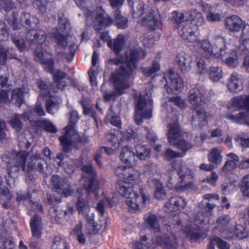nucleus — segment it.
Listing matches in <instances>:
<instances>
[{
    "mask_svg": "<svg viewBox=\"0 0 249 249\" xmlns=\"http://www.w3.org/2000/svg\"><path fill=\"white\" fill-rule=\"evenodd\" d=\"M10 200L12 197V195L9 190L2 186V182L0 180V198Z\"/></svg>",
    "mask_w": 249,
    "mask_h": 249,
    "instance_id": "338daca9",
    "label": "nucleus"
},
{
    "mask_svg": "<svg viewBox=\"0 0 249 249\" xmlns=\"http://www.w3.org/2000/svg\"><path fill=\"white\" fill-rule=\"evenodd\" d=\"M129 168V167L124 165L119 166L115 169L114 173L118 177L123 178L124 180H125Z\"/></svg>",
    "mask_w": 249,
    "mask_h": 249,
    "instance_id": "4d7b16f0",
    "label": "nucleus"
},
{
    "mask_svg": "<svg viewBox=\"0 0 249 249\" xmlns=\"http://www.w3.org/2000/svg\"><path fill=\"white\" fill-rule=\"evenodd\" d=\"M124 0H110V3L113 8H116L115 12V22L117 26L121 29H125L127 27V18L122 16L118 7L121 6Z\"/></svg>",
    "mask_w": 249,
    "mask_h": 249,
    "instance_id": "6ab92c4d",
    "label": "nucleus"
},
{
    "mask_svg": "<svg viewBox=\"0 0 249 249\" xmlns=\"http://www.w3.org/2000/svg\"><path fill=\"white\" fill-rule=\"evenodd\" d=\"M173 103L178 107L182 109L186 107L187 104L184 99L180 96H176L170 98L168 101H165L162 105V112L165 114L169 115L172 112L171 104Z\"/></svg>",
    "mask_w": 249,
    "mask_h": 249,
    "instance_id": "aec40b11",
    "label": "nucleus"
},
{
    "mask_svg": "<svg viewBox=\"0 0 249 249\" xmlns=\"http://www.w3.org/2000/svg\"><path fill=\"white\" fill-rule=\"evenodd\" d=\"M7 58L17 59L15 51L13 49L5 51L2 46H0V65L4 64Z\"/></svg>",
    "mask_w": 249,
    "mask_h": 249,
    "instance_id": "49530a36",
    "label": "nucleus"
},
{
    "mask_svg": "<svg viewBox=\"0 0 249 249\" xmlns=\"http://www.w3.org/2000/svg\"><path fill=\"white\" fill-rule=\"evenodd\" d=\"M52 249H69L67 242L60 237H55L53 238Z\"/></svg>",
    "mask_w": 249,
    "mask_h": 249,
    "instance_id": "864d4df0",
    "label": "nucleus"
},
{
    "mask_svg": "<svg viewBox=\"0 0 249 249\" xmlns=\"http://www.w3.org/2000/svg\"><path fill=\"white\" fill-rule=\"evenodd\" d=\"M120 159L122 162L128 166H134L136 162V160L133 148L130 146L123 147L120 152Z\"/></svg>",
    "mask_w": 249,
    "mask_h": 249,
    "instance_id": "a211bd4d",
    "label": "nucleus"
},
{
    "mask_svg": "<svg viewBox=\"0 0 249 249\" xmlns=\"http://www.w3.org/2000/svg\"><path fill=\"white\" fill-rule=\"evenodd\" d=\"M122 137V134L118 131L110 133L107 135V139L111 143L112 146H116L120 143V139Z\"/></svg>",
    "mask_w": 249,
    "mask_h": 249,
    "instance_id": "13d9d810",
    "label": "nucleus"
},
{
    "mask_svg": "<svg viewBox=\"0 0 249 249\" xmlns=\"http://www.w3.org/2000/svg\"><path fill=\"white\" fill-rule=\"evenodd\" d=\"M76 207L79 214L86 218L90 215V207L88 200L82 198L79 195L76 204Z\"/></svg>",
    "mask_w": 249,
    "mask_h": 249,
    "instance_id": "c9c22d12",
    "label": "nucleus"
},
{
    "mask_svg": "<svg viewBox=\"0 0 249 249\" xmlns=\"http://www.w3.org/2000/svg\"><path fill=\"white\" fill-rule=\"evenodd\" d=\"M79 119L76 110H72L70 113L69 124L65 127L63 135L59 137L64 151L68 152L72 146L76 147V144L83 141L81 136L74 129V124Z\"/></svg>",
    "mask_w": 249,
    "mask_h": 249,
    "instance_id": "0eeeda50",
    "label": "nucleus"
},
{
    "mask_svg": "<svg viewBox=\"0 0 249 249\" xmlns=\"http://www.w3.org/2000/svg\"><path fill=\"white\" fill-rule=\"evenodd\" d=\"M236 167V163L232 160H227L222 169V172L226 174L228 172L231 171Z\"/></svg>",
    "mask_w": 249,
    "mask_h": 249,
    "instance_id": "e2e57ef3",
    "label": "nucleus"
},
{
    "mask_svg": "<svg viewBox=\"0 0 249 249\" xmlns=\"http://www.w3.org/2000/svg\"><path fill=\"white\" fill-rule=\"evenodd\" d=\"M232 223L233 220L229 215H222L217 218L214 228L222 232L229 229Z\"/></svg>",
    "mask_w": 249,
    "mask_h": 249,
    "instance_id": "2f4dec72",
    "label": "nucleus"
},
{
    "mask_svg": "<svg viewBox=\"0 0 249 249\" xmlns=\"http://www.w3.org/2000/svg\"><path fill=\"white\" fill-rule=\"evenodd\" d=\"M55 42L58 46L65 47L67 46V38L59 33L56 34L54 36Z\"/></svg>",
    "mask_w": 249,
    "mask_h": 249,
    "instance_id": "680f3d73",
    "label": "nucleus"
},
{
    "mask_svg": "<svg viewBox=\"0 0 249 249\" xmlns=\"http://www.w3.org/2000/svg\"><path fill=\"white\" fill-rule=\"evenodd\" d=\"M239 41L240 45L239 50H237L238 53H246L249 51V24L244 25Z\"/></svg>",
    "mask_w": 249,
    "mask_h": 249,
    "instance_id": "a878e982",
    "label": "nucleus"
},
{
    "mask_svg": "<svg viewBox=\"0 0 249 249\" xmlns=\"http://www.w3.org/2000/svg\"><path fill=\"white\" fill-rule=\"evenodd\" d=\"M114 203V198H109L108 197L105 196L100 202L97 204L96 209L100 213L102 214L104 212V207L105 206L111 207Z\"/></svg>",
    "mask_w": 249,
    "mask_h": 249,
    "instance_id": "8fccbe9b",
    "label": "nucleus"
},
{
    "mask_svg": "<svg viewBox=\"0 0 249 249\" xmlns=\"http://www.w3.org/2000/svg\"><path fill=\"white\" fill-rule=\"evenodd\" d=\"M152 86L148 85L149 90L142 92L137 99L135 122L137 124H141L143 119H149L152 117V106L153 101L150 89Z\"/></svg>",
    "mask_w": 249,
    "mask_h": 249,
    "instance_id": "1a4fd4ad",
    "label": "nucleus"
},
{
    "mask_svg": "<svg viewBox=\"0 0 249 249\" xmlns=\"http://www.w3.org/2000/svg\"><path fill=\"white\" fill-rule=\"evenodd\" d=\"M132 9L133 17L134 18L140 17L145 10L143 2L142 1H136L132 6Z\"/></svg>",
    "mask_w": 249,
    "mask_h": 249,
    "instance_id": "3c124183",
    "label": "nucleus"
},
{
    "mask_svg": "<svg viewBox=\"0 0 249 249\" xmlns=\"http://www.w3.org/2000/svg\"><path fill=\"white\" fill-rule=\"evenodd\" d=\"M147 237L144 235H141V241L136 242L134 244V249H155L157 245L156 238L146 242Z\"/></svg>",
    "mask_w": 249,
    "mask_h": 249,
    "instance_id": "72a5a7b5",
    "label": "nucleus"
},
{
    "mask_svg": "<svg viewBox=\"0 0 249 249\" xmlns=\"http://www.w3.org/2000/svg\"><path fill=\"white\" fill-rule=\"evenodd\" d=\"M186 205V202L181 197L176 196L172 197L166 203L164 210L168 213L177 212L183 209Z\"/></svg>",
    "mask_w": 249,
    "mask_h": 249,
    "instance_id": "412c9836",
    "label": "nucleus"
},
{
    "mask_svg": "<svg viewBox=\"0 0 249 249\" xmlns=\"http://www.w3.org/2000/svg\"><path fill=\"white\" fill-rule=\"evenodd\" d=\"M155 186L154 197L158 199H163L166 197V193L164 189L162 184L157 179L153 180Z\"/></svg>",
    "mask_w": 249,
    "mask_h": 249,
    "instance_id": "37998d69",
    "label": "nucleus"
},
{
    "mask_svg": "<svg viewBox=\"0 0 249 249\" xmlns=\"http://www.w3.org/2000/svg\"><path fill=\"white\" fill-rule=\"evenodd\" d=\"M27 112H28V115L31 117V119L33 117L42 116L45 114L40 103L38 102L36 103L35 107L29 109Z\"/></svg>",
    "mask_w": 249,
    "mask_h": 249,
    "instance_id": "603ef678",
    "label": "nucleus"
},
{
    "mask_svg": "<svg viewBox=\"0 0 249 249\" xmlns=\"http://www.w3.org/2000/svg\"><path fill=\"white\" fill-rule=\"evenodd\" d=\"M209 77L213 81H218L223 77V71L219 67H212L209 70Z\"/></svg>",
    "mask_w": 249,
    "mask_h": 249,
    "instance_id": "09e8293b",
    "label": "nucleus"
},
{
    "mask_svg": "<svg viewBox=\"0 0 249 249\" xmlns=\"http://www.w3.org/2000/svg\"><path fill=\"white\" fill-rule=\"evenodd\" d=\"M227 87L231 92L234 93H238L243 89V82L238 74L233 73L230 75Z\"/></svg>",
    "mask_w": 249,
    "mask_h": 249,
    "instance_id": "b1692460",
    "label": "nucleus"
},
{
    "mask_svg": "<svg viewBox=\"0 0 249 249\" xmlns=\"http://www.w3.org/2000/svg\"><path fill=\"white\" fill-rule=\"evenodd\" d=\"M141 175L142 174L139 170L136 169H130L129 168L125 181L130 182V181H134L135 182L138 183L140 181ZM119 180H122V179H120ZM123 181L124 180H123ZM131 184H132V183Z\"/></svg>",
    "mask_w": 249,
    "mask_h": 249,
    "instance_id": "de8ad7c7",
    "label": "nucleus"
},
{
    "mask_svg": "<svg viewBox=\"0 0 249 249\" xmlns=\"http://www.w3.org/2000/svg\"><path fill=\"white\" fill-rule=\"evenodd\" d=\"M144 221L146 226L155 232L160 231L159 218L155 214L148 213L144 216Z\"/></svg>",
    "mask_w": 249,
    "mask_h": 249,
    "instance_id": "f704fd0d",
    "label": "nucleus"
},
{
    "mask_svg": "<svg viewBox=\"0 0 249 249\" xmlns=\"http://www.w3.org/2000/svg\"><path fill=\"white\" fill-rule=\"evenodd\" d=\"M189 100L190 103L195 107H197L205 103V98L198 89H193L190 90Z\"/></svg>",
    "mask_w": 249,
    "mask_h": 249,
    "instance_id": "7c9ffc66",
    "label": "nucleus"
},
{
    "mask_svg": "<svg viewBox=\"0 0 249 249\" xmlns=\"http://www.w3.org/2000/svg\"><path fill=\"white\" fill-rule=\"evenodd\" d=\"M156 243L157 245L167 249H176L178 245L177 237L170 232L165 233L164 237H157Z\"/></svg>",
    "mask_w": 249,
    "mask_h": 249,
    "instance_id": "f3484780",
    "label": "nucleus"
},
{
    "mask_svg": "<svg viewBox=\"0 0 249 249\" xmlns=\"http://www.w3.org/2000/svg\"><path fill=\"white\" fill-rule=\"evenodd\" d=\"M28 92V90L25 88L16 89L12 91L11 101L20 107L24 101V94Z\"/></svg>",
    "mask_w": 249,
    "mask_h": 249,
    "instance_id": "58836bf2",
    "label": "nucleus"
},
{
    "mask_svg": "<svg viewBox=\"0 0 249 249\" xmlns=\"http://www.w3.org/2000/svg\"><path fill=\"white\" fill-rule=\"evenodd\" d=\"M145 53L142 50L135 49L127 52L124 56L121 58H116L110 60L112 64L119 65L120 67L112 74L111 79L115 88V92L104 93L106 101L121 95L130 87V77L136 69V63L140 58H143Z\"/></svg>",
    "mask_w": 249,
    "mask_h": 249,
    "instance_id": "f257e3e1",
    "label": "nucleus"
},
{
    "mask_svg": "<svg viewBox=\"0 0 249 249\" xmlns=\"http://www.w3.org/2000/svg\"><path fill=\"white\" fill-rule=\"evenodd\" d=\"M202 10L205 13H207L206 18L210 22H217L221 19V15L218 12L213 11V6L201 2L200 3Z\"/></svg>",
    "mask_w": 249,
    "mask_h": 249,
    "instance_id": "473e14b6",
    "label": "nucleus"
},
{
    "mask_svg": "<svg viewBox=\"0 0 249 249\" xmlns=\"http://www.w3.org/2000/svg\"><path fill=\"white\" fill-rule=\"evenodd\" d=\"M94 215L93 213H90V215L86 218L87 219L86 231L87 233L90 235H93L99 231L101 226L94 222Z\"/></svg>",
    "mask_w": 249,
    "mask_h": 249,
    "instance_id": "ea45409f",
    "label": "nucleus"
},
{
    "mask_svg": "<svg viewBox=\"0 0 249 249\" xmlns=\"http://www.w3.org/2000/svg\"><path fill=\"white\" fill-rule=\"evenodd\" d=\"M133 184L122 180H118L117 189L119 193L124 196L127 209L130 212H136L141 207L144 205L149 200V197L140 188L139 193L133 191Z\"/></svg>",
    "mask_w": 249,
    "mask_h": 249,
    "instance_id": "423d86ee",
    "label": "nucleus"
},
{
    "mask_svg": "<svg viewBox=\"0 0 249 249\" xmlns=\"http://www.w3.org/2000/svg\"><path fill=\"white\" fill-rule=\"evenodd\" d=\"M172 167L177 170L180 178V181L175 186L176 189L182 191L193 188L194 185L192 181L193 178L192 171L180 161H174L172 163Z\"/></svg>",
    "mask_w": 249,
    "mask_h": 249,
    "instance_id": "9d476101",
    "label": "nucleus"
},
{
    "mask_svg": "<svg viewBox=\"0 0 249 249\" xmlns=\"http://www.w3.org/2000/svg\"><path fill=\"white\" fill-rule=\"evenodd\" d=\"M82 170L83 171L82 180L88 182L87 184H84V188L88 193L93 192L96 197L99 182L95 178V172L90 165L84 166L82 168Z\"/></svg>",
    "mask_w": 249,
    "mask_h": 249,
    "instance_id": "f8f14e48",
    "label": "nucleus"
},
{
    "mask_svg": "<svg viewBox=\"0 0 249 249\" xmlns=\"http://www.w3.org/2000/svg\"><path fill=\"white\" fill-rule=\"evenodd\" d=\"M189 19V24L197 28V26L202 25L205 20L202 14L196 9H192L186 14L185 20Z\"/></svg>",
    "mask_w": 249,
    "mask_h": 249,
    "instance_id": "5701e85b",
    "label": "nucleus"
},
{
    "mask_svg": "<svg viewBox=\"0 0 249 249\" xmlns=\"http://www.w3.org/2000/svg\"><path fill=\"white\" fill-rule=\"evenodd\" d=\"M174 145L177 147L179 149L182 151L184 154L187 150L192 148L193 145L190 142H186L184 140H180L178 141V140L176 142V144Z\"/></svg>",
    "mask_w": 249,
    "mask_h": 249,
    "instance_id": "6e6d98bb",
    "label": "nucleus"
},
{
    "mask_svg": "<svg viewBox=\"0 0 249 249\" xmlns=\"http://www.w3.org/2000/svg\"><path fill=\"white\" fill-rule=\"evenodd\" d=\"M160 66L159 64L157 62H154L150 68H146L143 70L144 74L147 76H150L156 71L160 70Z\"/></svg>",
    "mask_w": 249,
    "mask_h": 249,
    "instance_id": "0e129e2a",
    "label": "nucleus"
},
{
    "mask_svg": "<svg viewBox=\"0 0 249 249\" xmlns=\"http://www.w3.org/2000/svg\"><path fill=\"white\" fill-rule=\"evenodd\" d=\"M240 189L244 196L249 197V175H247L243 178Z\"/></svg>",
    "mask_w": 249,
    "mask_h": 249,
    "instance_id": "5fc2aeb1",
    "label": "nucleus"
},
{
    "mask_svg": "<svg viewBox=\"0 0 249 249\" xmlns=\"http://www.w3.org/2000/svg\"><path fill=\"white\" fill-rule=\"evenodd\" d=\"M30 227L32 236L36 238L40 237L42 230L41 218L36 214H35L31 218Z\"/></svg>",
    "mask_w": 249,
    "mask_h": 249,
    "instance_id": "c756f323",
    "label": "nucleus"
},
{
    "mask_svg": "<svg viewBox=\"0 0 249 249\" xmlns=\"http://www.w3.org/2000/svg\"><path fill=\"white\" fill-rule=\"evenodd\" d=\"M191 56L185 53H180L178 54L176 62L182 72L189 71L191 67Z\"/></svg>",
    "mask_w": 249,
    "mask_h": 249,
    "instance_id": "393cba45",
    "label": "nucleus"
},
{
    "mask_svg": "<svg viewBox=\"0 0 249 249\" xmlns=\"http://www.w3.org/2000/svg\"><path fill=\"white\" fill-rule=\"evenodd\" d=\"M20 118H22L24 121L28 120L31 121V117L28 115V112L27 111H25L22 115L15 113L11 118L10 124L17 131H19L22 127V124L20 120Z\"/></svg>",
    "mask_w": 249,
    "mask_h": 249,
    "instance_id": "4c0bfd02",
    "label": "nucleus"
},
{
    "mask_svg": "<svg viewBox=\"0 0 249 249\" xmlns=\"http://www.w3.org/2000/svg\"><path fill=\"white\" fill-rule=\"evenodd\" d=\"M38 123L47 131L51 132H55L56 131V129L53 124L48 121H39Z\"/></svg>",
    "mask_w": 249,
    "mask_h": 249,
    "instance_id": "69168bd1",
    "label": "nucleus"
},
{
    "mask_svg": "<svg viewBox=\"0 0 249 249\" xmlns=\"http://www.w3.org/2000/svg\"><path fill=\"white\" fill-rule=\"evenodd\" d=\"M202 219L191 220L188 222L187 225L184 227L182 231L188 237L192 239H198L201 237L202 232L201 230L202 225Z\"/></svg>",
    "mask_w": 249,
    "mask_h": 249,
    "instance_id": "dca6fc26",
    "label": "nucleus"
},
{
    "mask_svg": "<svg viewBox=\"0 0 249 249\" xmlns=\"http://www.w3.org/2000/svg\"><path fill=\"white\" fill-rule=\"evenodd\" d=\"M196 71L197 73L201 74L206 72L207 68L204 60L201 58H197L196 59Z\"/></svg>",
    "mask_w": 249,
    "mask_h": 249,
    "instance_id": "bf43d9fd",
    "label": "nucleus"
},
{
    "mask_svg": "<svg viewBox=\"0 0 249 249\" xmlns=\"http://www.w3.org/2000/svg\"><path fill=\"white\" fill-rule=\"evenodd\" d=\"M172 16L180 36L184 40L191 43L196 51L201 55H210L212 51L209 48L212 43L208 40H200L197 38L195 34V30L197 28L189 24L188 19L185 20V16L183 13L175 11L173 12ZM213 53H216L215 49H213Z\"/></svg>",
    "mask_w": 249,
    "mask_h": 249,
    "instance_id": "7ed1b4c3",
    "label": "nucleus"
},
{
    "mask_svg": "<svg viewBox=\"0 0 249 249\" xmlns=\"http://www.w3.org/2000/svg\"><path fill=\"white\" fill-rule=\"evenodd\" d=\"M9 35V34L5 24L3 22H0V41L6 40Z\"/></svg>",
    "mask_w": 249,
    "mask_h": 249,
    "instance_id": "052dcab7",
    "label": "nucleus"
},
{
    "mask_svg": "<svg viewBox=\"0 0 249 249\" xmlns=\"http://www.w3.org/2000/svg\"><path fill=\"white\" fill-rule=\"evenodd\" d=\"M225 38L221 36H217L214 37L212 43L209 48L210 51L215 49L216 53L212 52L210 55H203L204 57L210 58L211 57L221 59L229 67L235 68L239 64L238 55L243 53H238L239 46L234 48H231L225 45Z\"/></svg>",
    "mask_w": 249,
    "mask_h": 249,
    "instance_id": "39448f33",
    "label": "nucleus"
},
{
    "mask_svg": "<svg viewBox=\"0 0 249 249\" xmlns=\"http://www.w3.org/2000/svg\"><path fill=\"white\" fill-rule=\"evenodd\" d=\"M160 86L164 88L169 93L181 91L184 87L181 78L172 70L164 74Z\"/></svg>",
    "mask_w": 249,
    "mask_h": 249,
    "instance_id": "9b49d317",
    "label": "nucleus"
},
{
    "mask_svg": "<svg viewBox=\"0 0 249 249\" xmlns=\"http://www.w3.org/2000/svg\"><path fill=\"white\" fill-rule=\"evenodd\" d=\"M19 146L23 149L15 156L12 154H8L0 157V165L3 163L7 164V173L5 177L7 184L10 186H14L15 183V176L20 170L26 171L25 160L27 153L24 149H27L30 145V142L26 139L20 140L18 143Z\"/></svg>",
    "mask_w": 249,
    "mask_h": 249,
    "instance_id": "20e7f679",
    "label": "nucleus"
},
{
    "mask_svg": "<svg viewBox=\"0 0 249 249\" xmlns=\"http://www.w3.org/2000/svg\"><path fill=\"white\" fill-rule=\"evenodd\" d=\"M227 29L231 32H238L242 26L241 19L237 16H231L227 18L225 20Z\"/></svg>",
    "mask_w": 249,
    "mask_h": 249,
    "instance_id": "cd10ccee",
    "label": "nucleus"
},
{
    "mask_svg": "<svg viewBox=\"0 0 249 249\" xmlns=\"http://www.w3.org/2000/svg\"><path fill=\"white\" fill-rule=\"evenodd\" d=\"M27 41L31 44H36L35 51V58L46 66L45 68L53 75V84L59 89H63L66 85V74L58 70H55L53 67V60L50 57L48 51V43L46 41V36L44 30L32 29L26 34Z\"/></svg>",
    "mask_w": 249,
    "mask_h": 249,
    "instance_id": "f03ea898",
    "label": "nucleus"
},
{
    "mask_svg": "<svg viewBox=\"0 0 249 249\" xmlns=\"http://www.w3.org/2000/svg\"><path fill=\"white\" fill-rule=\"evenodd\" d=\"M135 155L140 160H144L150 156V150L148 146L140 144L135 146Z\"/></svg>",
    "mask_w": 249,
    "mask_h": 249,
    "instance_id": "79ce46f5",
    "label": "nucleus"
},
{
    "mask_svg": "<svg viewBox=\"0 0 249 249\" xmlns=\"http://www.w3.org/2000/svg\"><path fill=\"white\" fill-rule=\"evenodd\" d=\"M61 99H56L55 97H51L46 103V111L50 114H53L55 111L58 109V105L61 104Z\"/></svg>",
    "mask_w": 249,
    "mask_h": 249,
    "instance_id": "c03bdc74",
    "label": "nucleus"
},
{
    "mask_svg": "<svg viewBox=\"0 0 249 249\" xmlns=\"http://www.w3.org/2000/svg\"><path fill=\"white\" fill-rule=\"evenodd\" d=\"M14 4L11 1L2 0L0 1V8L7 12L14 8Z\"/></svg>",
    "mask_w": 249,
    "mask_h": 249,
    "instance_id": "774afa93",
    "label": "nucleus"
},
{
    "mask_svg": "<svg viewBox=\"0 0 249 249\" xmlns=\"http://www.w3.org/2000/svg\"><path fill=\"white\" fill-rule=\"evenodd\" d=\"M30 160L31 161L28 163L26 169L27 172L35 169L45 175L50 174L52 173V169L50 166L46 165L45 168L43 167L45 162L41 157L40 154L38 152L34 153L31 156Z\"/></svg>",
    "mask_w": 249,
    "mask_h": 249,
    "instance_id": "4468645a",
    "label": "nucleus"
},
{
    "mask_svg": "<svg viewBox=\"0 0 249 249\" xmlns=\"http://www.w3.org/2000/svg\"><path fill=\"white\" fill-rule=\"evenodd\" d=\"M85 13L87 17L88 20H92L94 17L93 24L96 30H100L102 27L111 25L112 22V19L104 11H101L99 13L97 12L93 13L89 10L85 9Z\"/></svg>",
    "mask_w": 249,
    "mask_h": 249,
    "instance_id": "ddd939ff",
    "label": "nucleus"
},
{
    "mask_svg": "<svg viewBox=\"0 0 249 249\" xmlns=\"http://www.w3.org/2000/svg\"><path fill=\"white\" fill-rule=\"evenodd\" d=\"M52 186L54 191L65 196L72 195V191L71 189L70 183L66 179L58 176H53L51 178Z\"/></svg>",
    "mask_w": 249,
    "mask_h": 249,
    "instance_id": "2eb2a0df",
    "label": "nucleus"
},
{
    "mask_svg": "<svg viewBox=\"0 0 249 249\" xmlns=\"http://www.w3.org/2000/svg\"><path fill=\"white\" fill-rule=\"evenodd\" d=\"M174 122L170 123L167 133V138L171 145L176 144V142L181 136L180 130L177 123L176 116H174Z\"/></svg>",
    "mask_w": 249,
    "mask_h": 249,
    "instance_id": "4be33fe9",
    "label": "nucleus"
},
{
    "mask_svg": "<svg viewBox=\"0 0 249 249\" xmlns=\"http://www.w3.org/2000/svg\"><path fill=\"white\" fill-rule=\"evenodd\" d=\"M245 225L248 226L243 219L240 218L239 224H237L235 228L234 234L239 239L246 238L249 235V231Z\"/></svg>",
    "mask_w": 249,
    "mask_h": 249,
    "instance_id": "a19ab883",
    "label": "nucleus"
},
{
    "mask_svg": "<svg viewBox=\"0 0 249 249\" xmlns=\"http://www.w3.org/2000/svg\"><path fill=\"white\" fill-rule=\"evenodd\" d=\"M240 109H244L245 111L241 112L237 115L227 114L226 117L234 122H245L249 125V95L237 96L231 100L228 107L230 111H235Z\"/></svg>",
    "mask_w": 249,
    "mask_h": 249,
    "instance_id": "6e6552de",
    "label": "nucleus"
},
{
    "mask_svg": "<svg viewBox=\"0 0 249 249\" xmlns=\"http://www.w3.org/2000/svg\"><path fill=\"white\" fill-rule=\"evenodd\" d=\"M210 117L209 113L202 108H196V115L193 119V124L198 125L199 128H202L208 123L207 120Z\"/></svg>",
    "mask_w": 249,
    "mask_h": 249,
    "instance_id": "bb28decb",
    "label": "nucleus"
},
{
    "mask_svg": "<svg viewBox=\"0 0 249 249\" xmlns=\"http://www.w3.org/2000/svg\"><path fill=\"white\" fill-rule=\"evenodd\" d=\"M222 151V149L219 147H214L210 150L208 155L209 161L216 166L220 164L223 159Z\"/></svg>",
    "mask_w": 249,
    "mask_h": 249,
    "instance_id": "e433bc0d",
    "label": "nucleus"
},
{
    "mask_svg": "<svg viewBox=\"0 0 249 249\" xmlns=\"http://www.w3.org/2000/svg\"><path fill=\"white\" fill-rule=\"evenodd\" d=\"M124 44V36L120 35L118 36V37L113 41H109L107 43V46L113 49L114 51L117 53L121 51Z\"/></svg>",
    "mask_w": 249,
    "mask_h": 249,
    "instance_id": "a18cd8bd",
    "label": "nucleus"
},
{
    "mask_svg": "<svg viewBox=\"0 0 249 249\" xmlns=\"http://www.w3.org/2000/svg\"><path fill=\"white\" fill-rule=\"evenodd\" d=\"M142 24L149 26L153 30L160 28L161 26L160 19L159 18H156L154 16L153 11H150L146 15V17L142 21Z\"/></svg>",
    "mask_w": 249,
    "mask_h": 249,
    "instance_id": "c85d7f7f",
    "label": "nucleus"
}]
</instances>
